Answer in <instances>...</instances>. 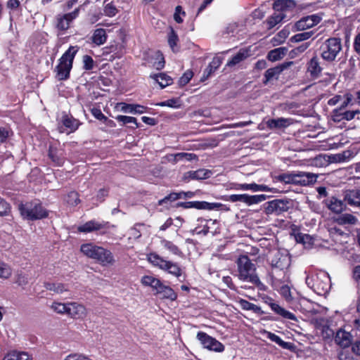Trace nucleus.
<instances>
[{"mask_svg":"<svg viewBox=\"0 0 360 360\" xmlns=\"http://www.w3.org/2000/svg\"><path fill=\"white\" fill-rule=\"evenodd\" d=\"M237 276L243 282L250 283L257 287L263 285L256 272V265L247 255H241L236 262Z\"/></svg>","mask_w":360,"mask_h":360,"instance_id":"f257e3e1","label":"nucleus"},{"mask_svg":"<svg viewBox=\"0 0 360 360\" xmlns=\"http://www.w3.org/2000/svg\"><path fill=\"white\" fill-rule=\"evenodd\" d=\"M80 250L84 255L96 260L103 266L112 265L115 262L114 257L109 250L94 243L82 245Z\"/></svg>","mask_w":360,"mask_h":360,"instance_id":"f03ea898","label":"nucleus"},{"mask_svg":"<svg viewBox=\"0 0 360 360\" xmlns=\"http://www.w3.org/2000/svg\"><path fill=\"white\" fill-rule=\"evenodd\" d=\"M148 261L167 274L179 278L183 275V270L177 262L167 260L156 252H150L147 255Z\"/></svg>","mask_w":360,"mask_h":360,"instance_id":"7ed1b4c3","label":"nucleus"},{"mask_svg":"<svg viewBox=\"0 0 360 360\" xmlns=\"http://www.w3.org/2000/svg\"><path fill=\"white\" fill-rule=\"evenodd\" d=\"M77 51V46H70L59 59V63L56 67V77L59 80L69 78L73 60Z\"/></svg>","mask_w":360,"mask_h":360,"instance_id":"20e7f679","label":"nucleus"},{"mask_svg":"<svg viewBox=\"0 0 360 360\" xmlns=\"http://www.w3.org/2000/svg\"><path fill=\"white\" fill-rule=\"evenodd\" d=\"M342 50L341 41L338 38H330L319 47L321 58L328 62L335 60Z\"/></svg>","mask_w":360,"mask_h":360,"instance_id":"39448f33","label":"nucleus"},{"mask_svg":"<svg viewBox=\"0 0 360 360\" xmlns=\"http://www.w3.org/2000/svg\"><path fill=\"white\" fill-rule=\"evenodd\" d=\"M21 215L29 220H37L47 217V212L44 207L36 202H27L19 206Z\"/></svg>","mask_w":360,"mask_h":360,"instance_id":"423d86ee","label":"nucleus"},{"mask_svg":"<svg viewBox=\"0 0 360 360\" xmlns=\"http://www.w3.org/2000/svg\"><path fill=\"white\" fill-rule=\"evenodd\" d=\"M114 228V225H111L108 221H100L97 220H90L83 225H81L78 227L77 230L79 232L83 233H90L93 231H100L101 234H104L106 233V230L110 228Z\"/></svg>","mask_w":360,"mask_h":360,"instance_id":"0eeeda50","label":"nucleus"},{"mask_svg":"<svg viewBox=\"0 0 360 360\" xmlns=\"http://www.w3.org/2000/svg\"><path fill=\"white\" fill-rule=\"evenodd\" d=\"M197 339L200 341L202 347L208 350L216 352H221L224 350V346L219 341L207 335L204 332H198Z\"/></svg>","mask_w":360,"mask_h":360,"instance_id":"6e6552de","label":"nucleus"},{"mask_svg":"<svg viewBox=\"0 0 360 360\" xmlns=\"http://www.w3.org/2000/svg\"><path fill=\"white\" fill-rule=\"evenodd\" d=\"M227 200L232 202H241L250 206L265 200L266 195L263 194L254 195H250L248 194H233L229 195Z\"/></svg>","mask_w":360,"mask_h":360,"instance_id":"1a4fd4ad","label":"nucleus"},{"mask_svg":"<svg viewBox=\"0 0 360 360\" xmlns=\"http://www.w3.org/2000/svg\"><path fill=\"white\" fill-rule=\"evenodd\" d=\"M271 264L274 269L284 270L290 264V257L286 250H276L271 259Z\"/></svg>","mask_w":360,"mask_h":360,"instance_id":"9d476101","label":"nucleus"},{"mask_svg":"<svg viewBox=\"0 0 360 360\" xmlns=\"http://www.w3.org/2000/svg\"><path fill=\"white\" fill-rule=\"evenodd\" d=\"M79 8L72 12L64 15H58L56 17V28L63 34L70 27V24L79 15Z\"/></svg>","mask_w":360,"mask_h":360,"instance_id":"9b49d317","label":"nucleus"},{"mask_svg":"<svg viewBox=\"0 0 360 360\" xmlns=\"http://www.w3.org/2000/svg\"><path fill=\"white\" fill-rule=\"evenodd\" d=\"M289 202L283 200H274L264 205V212L266 214H276L278 215L288 210Z\"/></svg>","mask_w":360,"mask_h":360,"instance_id":"f8f14e48","label":"nucleus"},{"mask_svg":"<svg viewBox=\"0 0 360 360\" xmlns=\"http://www.w3.org/2000/svg\"><path fill=\"white\" fill-rule=\"evenodd\" d=\"M317 281H319V291L316 292V294L326 296L331 288L330 278L328 274L323 271H319L316 273V282Z\"/></svg>","mask_w":360,"mask_h":360,"instance_id":"ddd939ff","label":"nucleus"},{"mask_svg":"<svg viewBox=\"0 0 360 360\" xmlns=\"http://www.w3.org/2000/svg\"><path fill=\"white\" fill-rule=\"evenodd\" d=\"M87 314L86 309L77 302H68V314L73 319H84Z\"/></svg>","mask_w":360,"mask_h":360,"instance_id":"4468645a","label":"nucleus"},{"mask_svg":"<svg viewBox=\"0 0 360 360\" xmlns=\"http://www.w3.org/2000/svg\"><path fill=\"white\" fill-rule=\"evenodd\" d=\"M330 320L328 317H316V330H321L323 338H330L333 335V331L329 327Z\"/></svg>","mask_w":360,"mask_h":360,"instance_id":"2eb2a0df","label":"nucleus"},{"mask_svg":"<svg viewBox=\"0 0 360 360\" xmlns=\"http://www.w3.org/2000/svg\"><path fill=\"white\" fill-rule=\"evenodd\" d=\"M292 63L293 62L292 61L286 62L275 68L268 69L264 75L266 78V81L264 82L266 83L274 78L277 77L285 69L290 67Z\"/></svg>","mask_w":360,"mask_h":360,"instance_id":"dca6fc26","label":"nucleus"},{"mask_svg":"<svg viewBox=\"0 0 360 360\" xmlns=\"http://www.w3.org/2000/svg\"><path fill=\"white\" fill-rule=\"evenodd\" d=\"M352 335L343 329H340L335 337V341L337 345L342 347H347L351 345Z\"/></svg>","mask_w":360,"mask_h":360,"instance_id":"f3484780","label":"nucleus"},{"mask_svg":"<svg viewBox=\"0 0 360 360\" xmlns=\"http://www.w3.org/2000/svg\"><path fill=\"white\" fill-rule=\"evenodd\" d=\"M212 172L209 169H200L196 171H189L184 174L185 179L203 180L210 178Z\"/></svg>","mask_w":360,"mask_h":360,"instance_id":"a211bd4d","label":"nucleus"},{"mask_svg":"<svg viewBox=\"0 0 360 360\" xmlns=\"http://www.w3.org/2000/svg\"><path fill=\"white\" fill-rule=\"evenodd\" d=\"M179 206L184 208H196L198 210H212L214 207V204L209 203L205 201H191L186 202H180Z\"/></svg>","mask_w":360,"mask_h":360,"instance_id":"6ab92c4d","label":"nucleus"},{"mask_svg":"<svg viewBox=\"0 0 360 360\" xmlns=\"http://www.w3.org/2000/svg\"><path fill=\"white\" fill-rule=\"evenodd\" d=\"M268 304L272 311H274L276 314L280 315L283 318L293 321L296 319L295 314H293L289 311H287L276 302L271 301L270 302L268 303Z\"/></svg>","mask_w":360,"mask_h":360,"instance_id":"aec40b11","label":"nucleus"},{"mask_svg":"<svg viewBox=\"0 0 360 360\" xmlns=\"http://www.w3.org/2000/svg\"><path fill=\"white\" fill-rule=\"evenodd\" d=\"M236 190L252 191L253 192L258 191H269V188L263 184H238L235 186Z\"/></svg>","mask_w":360,"mask_h":360,"instance_id":"412c9836","label":"nucleus"},{"mask_svg":"<svg viewBox=\"0 0 360 360\" xmlns=\"http://www.w3.org/2000/svg\"><path fill=\"white\" fill-rule=\"evenodd\" d=\"M250 56L249 51L245 49H240L238 52L234 55L228 62L226 63L227 67H234L243 61Z\"/></svg>","mask_w":360,"mask_h":360,"instance_id":"4be33fe9","label":"nucleus"},{"mask_svg":"<svg viewBox=\"0 0 360 360\" xmlns=\"http://www.w3.org/2000/svg\"><path fill=\"white\" fill-rule=\"evenodd\" d=\"M155 294L160 295L163 298L175 300L177 297L176 293L170 287L164 285L162 282L158 288Z\"/></svg>","mask_w":360,"mask_h":360,"instance_id":"5701e85b","label":"nucleus"},{"mask_svg":"<svg viewBox=\"0 0 360 360\" xmlns=\"http://www.w3.org/2000/svg\"><path fill=\"white\" fill-rule=\"evenodd\" d=\"M315 25V15H311L301 18L295 27L297 30H304L312 27Z\"/></svg>","mask_w":360,"mask_h":360,"instance_id":"b1692460","label":"nucleus"},{"mask_svg":"<svg viewBox=\"0 0 360 360\" xmlns=\"http://www.w3.org/2000/svg\"><path fill=\"white\" fill-rule=\"evenodd\" d=\"M295 6V2L293 0H276L274 4V9L282 11L285 13L294 8Z\"/></svg>","mask_w":360,"mask_h":360,"instance_id":"393cba45","label":"nucleus"},{"mask_svg":"<svg viewBox=\"0 0 360 360\" xmlns=\"http://www.w3.org/2000/svg\"><path fill=\"white\" fill-rule=\"evenodd\" d=\"M345 200L352 206L360 207V190H352L346 193Z\"/></svg>","mask_w":360,"mask_h":360,"instance_id":"a878e982","label":"nucleus"},{"mask_svg":"<svg viewBox=\"0 0 360 360\" xmlns=\"http://www.w3.org/2000/svg\"><path fill=\"white\" fill-rule=\"evenodd\" d=\"M286 18V14L280 10H274V13L268 18L266 23L269 29H271Z\"/></svg>","mask_w":360,"mask_h":360,"instance_id":"bb28decb","label":"nucleus"},{"mask_svg":"<svg viewBox=\"0 0 360 360\" xmlns=\"http://www.w3.org/2000/svg\"><path fill=\"white\" fill-rule=\"evenodd\" d=\"M120 105H122V111L127 113L143 114L146 111L147 108L145 106L138 104H127L122 103Z\"/></svg>","mask_w":360,"mask_h":360,"instance_id":"cd10ccee","label":"nucleus"},{"mask_svg":"<svg viewBox=\"0 0 360 360\" xmlns=\"http://www.w3.org/2000/svg\"><path fill=\"white\" fill-rule=\"evenodd\" d=\"M292 124V120L288 118L272 119L268 121L267 125L270 129L285 128Z\"/></svg>","mask_w":360,"mask_h":360,"instance_id":"c85d7f7f","label":"nucleus"},{"mask_svg":"<svg viewBox=\"0 0 360 360\" xmlns=\"http://www.w3.org/2000/svg\"><path fill=\"white\" fill-rule=\"evenodd\" d=\"M238 303L239 306L241 307V309L243 310L252 311L254 313L257 314H264V311L262 310L260 307H259L253 303H251L244 299H242V298L239 299L238 301Z\"/></svg>","mask_w":360,"mask_h":360,"instance_id":"c756f323","label":"nucleus"},{"mask_svg":"<svg viewBox=\"0 0 360 360\" xmlns=\"http://www.w3.org/2000/svg\"><path fill=\"white\" fill-rule=\"evenodd\" d=\"M91 39L94 44L101 46L105 43L107 40L106 32L103 28H98L94 30Z\"/></svg>","mask_w":360,"mask_h":360,"instance_id":"7c9ffc66","label":"nucleus"},{"mask_svg":"<svg viewBox=\"0 0 360 360\" xmlns=\"http://www.w3.org/2000/svg\"><path fill=\"white\" fill-rule=\"evenodd\" d=\"M150 77L155 80L161 89H163L172 83V79L165 73L151 75Z\"/></svg>","mask_w":360,"mask_h":360,"instance_id":"2f4dec72","label":"nucleus"},{"mask_svg":"<svg viewBox=\"0 0 360 360\" xmlns=\"http://www.w3.org/2000/svg\"><path fill=\"white\" fill-rule=\"evenodd\" d=\"M218 222L217 220L207 219L206 224L203 226L202 229L198 231V233H202L206 235L208 233H212L213 235L217 232Z\"/></svg>","mask_w":360,"mask_h":360,"instance_id":"473e14b6","label":"nucleus"},{"mask_svg":"<svg viewBox=\"0 0 360 360\" xmlns=\"http://www.w3.org/2000/svg\"><path fill=\"white\" fill-rule=\"evenodd\" d=\"M288 52L285 47H279L270 51L267 55V58L272 62L278 60L283 58Z\"/></svg>","mask_w":360,"mask_h":360,"instance_id":"72a5a7b5","label":"nucleus"},{"mask_svg":"<svg viewBox=\"0 0 360 360\" xmlns=\"http://www.w3.org/2000/svg\"><path fill=\"white\" fill-rule=\"evenodd\" d=\"M141 283L144 286L150 287L155 292L160 286L161 281L152 276H144L141 279Z\"/></svg>","mask_w":360,"mask_h":360,"instance_id":"f704fd0d","label":"nucleus"},{"mask_svg":"<svg viewBox=\"0 0 360 360\" xmlns=\"http://www.w3.org/2000/svg\"><path fill=\"white\" fill-rule=\"evenodd\" d=\"M160 245L167 250H168L169 252L174 255L177 256H181L182 252L179 248L178 246H176L175 244H174L172 241H169L168 240H166L165 238H162L160 240Z\"/></svg>","mask_w":360,"mask_h":360,"instance_id":"c9c22d12","label":"nucleus"},{"mask_svg":"<svg viewBox=\"0 0 360 360\" xmlns=\"http://www.w3.org/2000/svg\"><path fill=\"white\" fill-rule=\"evenodd\" d=\"M49 155L56 165L60 166L63 165L64 162V157L63 156V153L61 150H57L53 147H50Z\"/></svg>","mask_w":360,"mask_h":360,"instance_id":"e433bc0d","label":"nucleus"},{"mask_svg":"<svg viewBox=\"0 0 360 360\" xmlns=\"http://www.w3.org/2000/svg\"><path fill=\"white\" fill-rule=\"evenodd\" d=\"M359 112L358 110L341 111V109H335L334 110V116L336 117L338 120H351L354 119L355 115Z\"/></svg>","mask_w":360,"mask_h":360,"instance_id":"4c0bfd02","label":"nucleus"},{"mask_svg":"<svg viewBox=\"0 0 360 360\" xmlns=\"http://www.w3.org/2000/svg\"><path fill=\"white\" fill-rule=\"evenodd\" d=\"M44 287L46 290L53 291L56 294H62L68 290L65 285L60 283H46Z\"/></svg>","mask_w":360,"mask_h":360,"instance_id":"58836bf2","label":"nucleus"},{"mask_svg":"<svg viewBox=\"0 0 360 360\" xmlns=\"http://www.w3.org/2000/svg\"><path fill=\"white\" fill-rule=\"evenodd\" d=\"M266 338L272 342H276L283 349H290L292 344L290 342L283 341L278 335L268 331H265Z\"/></svg>","mask_w":360,"mask_h":360,"instance_id":"ea45409f","label":"nucleus"},{"mask_svg":"<svg viewBox=\"0 0 360 360\" xmlns=\"http://www.w3.org/2000/svg\"><path fill=\"white\" fill-rule=\"evenodd\" d=\"M326 205L330 210L335 213L341 212L345 207L343 202L335 198H332L328 202H326Z\"/></svg>","mask_w":360,"mask_h":360,"instance_id":"a19ab883","label":"nucleus"},{"mask_svg":"<svg viewBox=\"0 0 360 360\" xmlns=\"http://www.w3.org/2000/svg\"><path fill=\"white\" fill-rule=\"evenodd\" d=\"M222 60L219 57L213 58L212 62L204 71V77L207 78L213 72H214L221 64Z\"/></svg>","mask_w":360,"mask_h":360,"instance_id":"79ce46f5","label":"nucleus"},{"mask_svg":"<svg viewBox=\"0 0 360 360\" xmlns=\"http://www.w3.org/2000/svg\"><path fill=\"white\" fill-rule=\"evenodd\" d=\"M297 242L302 243L305 247L310 248L314 241V238L306 233H298L295 236Z\"/></svg>","mask_w":360,"mask_h":360,"instance_id":"37998d69","label":"nucleus"},{"mask_svg":"<svg viewBox=\"0 0 360 360\" xmlns=\"http://www.w3.org/2000/svg\"><path fill=\"white\" fill-rule=\"evenodd\" d=\"M144 228L145 224L140 223L136 224L133 227H131L129 229V239H139L141 236V231Z\"/></svg>","mask_w":360,"mask_h":360,"instance_id":"c03bdc74","label":"nucleus"},{"mask_svg":"<svg viewBox=\"0 0 360 360\" xmlns=\"http://www.w3.org/2000/svg\"><path fill=\"white\" fill-rule=\"evenodd\" d=\"M299 176L298 179H297V184H300L302 186H307L309 184L314 181V179L315 178L314 174L309 173H299L297 174Z\"/></svg>","mask_w":360,"mask_h":360,"instance_id":"a18cd8bd","label":"nucleus"},{"mask_svg":"<svg viewBox=\"0 0 360 360\" xmlns=\"http://www.w3.org/2000/svg\"><path fill=\"white\" fill-rule=\"evenodd\" d=\"M63 124L65 127L70 129L72 131H75L79 127V121L68 115L63 117Z\"/></svg>","mask_w":360,"mask_h":360,"instance_id":"49530a36","label":"nucleus"},{"mask_svg":"<svg viewBox=\"0 0 360 360\" xmlns=\"http://www.w3.org/2000/svg\"><path fill=\"white\" fill-rule=\"evenodd\" d=\"M299 176L297 174H280L278 177V179L281 181H283L285 184H297V179H298Z\"/></svg>","mask_w":360,"mask_h":360,"instance_id":"de8ad7c7","label":"nucleus"},{"mask_svg":"<svg viewBox=\"0 0 360 360\" xmlns=\"http://www.w3.org/2000/svg\"><path fill=\"white\" fill-rule=\"evenodd\" d=\"M179 37L175 31L172 28L168 35V44L174 52H176L178 49L176 47Z\"/></svg>","mask_w":360,"mask_h":360,"instance_id":"09e8293b","label":"nucleus"},{"mask_svg":"<svg viewBox=\"0 0 360 360\" xmlns=\"http://www.w3.org/2000/svg\"><path fill=\"white\" fill-rule=\"evenodd\" d=\"M289 32L287 30H282L271 39V42L274 46H277L282 44L285 39L288 37Z\"/></svg>","mask_w":360,"mask_h":360,"instance_id":"8fccbe9b","label":"nucleus"},{"mask_svg":"<svg viewBox=\"0 0 360 360\" xmlns=\"http://www.w3.org/2000/svg\"><path fill=\"white\" fill-rule=\"evenodd\" d=\"M30 281L29 275L23 273L18 272L15 276V283L19 286L24 287L28 284Z\"/></svg>","mask_w":360,"mask_h":360,"instance_id":"3c124183","label":"nucleus"},{"mask_svg":"<svg viewBox=\"0 0 360 360\" xmlns=\"http://www.w3.org/2000/svg\"><path fill=\"white\" fill-rule=\"evenodd\" d=\"M115 119L118 122H122L123 124H134L135 125L134 128H137L139 127L137 120L134 117H129V116H125V115H117Z\"/></svg>","mask_w":360,"mask_h":360,"instance_id":"603ef678","label":"nucleus"},{"mask_svg":"<svg viewBox=\"0 0 360 360\" xmlns=\"http://www.w3.org/2000/svg\"><path fill=\"white\" fill-rule=\"evenodd\" d=\"M159 106H167L172 108H179L181 106V102L178 98H172L157 104Z\"/></svg>","mask_w":360,"mask_h":360,"instance_id":"864d4df0","label":"nucleus"},{"mask_svg":"<svg viewBox=\"0 0 360 360\" xmlns=\"http://www.w3.org/2000/svg\"><path fill=\"white\" fill-rule=\"evenodd\" d=\"M12 274L11 268L4 262H0V278H8Z\"/></svg>","mask_w":360,"mask_h":360,"instance_id":"5fc2aeb1","label":"nucleus"},{"mask_svg":"<svg viewBox=\"0 0 360 360\" xmlns=\"http://www.w3.org/2000/svg\"><path fill=\"white\" fill-rule=\"evenodd\" d=\"M184 159L186 160L191 161L193 160H196L197 156H196V155H195L193 153H179L174 155V161L175 162L183 160Z\"/></svg>","mask_w":360,"mask_h":360,"instance_id":"6e6d98bb","label":"nucleus"},{"mask_svg":"<svg viewBox=\"0 0 360 360\" xmlns=\"http://www.w3.org/2000/svg\"><path fill=\"white\" fill-rule=\"evenodd\" d=\"M65 200L67 203L71 206L77 205L80 201L78 193L75 191L70 192L68 194Z\"/></svg>","mask_w":360,"mask_h":360,"instance_id":"4d7b16f0","label":"nucleus"},{"mask_svg":"<svg viewBox=\"0 0 360 360\" xmlns=\"http://www.w3.org/2000/svg\"><path fill=\"white\" fill-rule=\"evenodd\" d=\"M313 33L314 32L311 30L309 32H304L297 34L291 38V41H295V42H299V41H302L308 39L309 38H310L311 37Z\"/></svg>","mask_w":360,"mask_h":360,"instance_id":"13d9d810","label":"nucleus"},{"mask_svg":"<svg viewBox=\"0 0 360 360\" xmlns=\"http://www.w3.org/2000/svg\"><path fill=\"white\" fill-rule=\"evenodd\" d=\"M338 221L340 224H354L356 222L357 219L352 214H345L340 217Z\"/></svg>","mask_w":360,"mask_h":360,"instance_id":"bf43d9fd","label":"nucleus"},{"mask_svg":"<svg viewBox=\"0 0 360 360\" xmlns=\"http://www.w3.org/2000/svg\"><path fill=\"white\" fill-rule=\"evenodd\" d=\"M51 309L58 314H68V303L53 302L51 305Z\"/></svg>","mask_w":360,"mask_h":360,"instance_id":"052dcab7","label":"nucleus"},{"mask_svg":"<svg viewBox=\"0 0 360 360\" xmlns=\"http://www.w3.org/2000/svg\"><path fill=\"white\" fill-rule=\"evenodd\" d=\"M193 76V73L191 70H187L184 72V74L180 77L179 80V84L180 86L186 85L190 80L192 79Z\"/></svg>","mask_w":360,"mask_h":360,"instance_id":"680f3d73","label":"nucleus"},{"mask_svg":"<svg viewBox=\"0 0 360 360\" xmlns=\"http://www.w3.org/2000/svg\"><path fill=\"white\" fill-rule=\"evenodd\" d=\"M11 207L9 204L0 197V216H6L9 214Z\"/></svg>","mask_w":360,"mask_h":360,"instance_id":"e2e57ef3","label":"nucleus"},{"mask_svg":"<svg viewBox=\"0 0 360 360\" xmlns=\"http://www.w3.org/2000/svg\"><path fill=\"white\" fill-rule=\"evenodd\" d=\"M181 194H177V193H171L163 199L159 200V205H162L163 204H167L168 202H171L179 199Z\"/></svg>","mask_w":360,"mask_h":360,"instance_id":"0e129e2a","label":"nucleus"},{"mask_svg":"<svg viewBox=\"0 0 360 360\" xmlns=\"http://www.w3.org/2000/svg\"><path fill=\"white\" fill-rule=\"evenodd\" d=\"M82 62L84 69L86 70H91L93 69L94 61L90 56L84 55L82 58Z\"/></svg>","mask_w":360,"mask_h":360,"instance_id":"69168bd1","label":"nucleus"},{"mask_svg":"<svg viewBox=\"0 0 360 360\" xmlns=\"http://www.w3.org/2000/svg\"><path fill=\"white\" fill-rule=\"evenodd\" d=\"M156 61L153 63V67L157 70H161L165 66V59L162 53H156Z\"/></svg>","mask_w":360,"mask_h":360,"instance_id":"338daca9","label":"nucleus"},{"mask_svg":"<svg viewBox=\"0 0 360 360\" xmlns=\"http://www.w3.org/2000/svg\"><path fill=\"white\" fill-rule=\"evenodd\" d=\"M280 293L287 301L292 300L291 290L288 285H283L280 289Z\"/></svg>","mask_w":360,"mask_h":360,"instance_id":"774afa93","label":"nucleus"}]
</instances>
